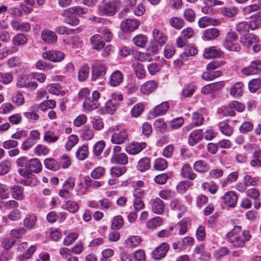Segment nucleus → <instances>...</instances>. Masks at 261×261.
Segmentation results:
<instances>
[{
    "label": "nucleus",
    "instance_id": "1",
    "mask_svg": "<svg viewBox=\"0 0 261 261\" xmlns=\"http://www.w3.org/2000/svg\"><path fill=\"white\" fill-rule=\"evenodd\" d=\"M226 237L232 246L241 248L250 239L251 236L248 230L242 231L241 226H235L232 230L227 233Z\"/></svg>",
    "mask_w": 261,
    "mask_h": 261
},
{
    "label": "nucleus",
    "instance_id": "2",
    "mask_svg": "<svg viewBox=\"0 0 261 261\" xmlns=\"http://www.w3.org/2000/svg\"><path fill=\"white\" fill-rule=\"evenodd\" d=\"M120 8V1H102L98 12L102 15H113Z\"/></svg>",
    "mask_w": 261,
    "mask_h": 261
},
{
    "label": "nucleus",
    "instance_id": "3",
    "mask_svg": "<svg viewBox=\"0 0 261 261\" xmlns=\"http://www.w3.org/2000/svg\"><path fill=\"white\" fill-rule=\"evenodd\" d=\"M100 93L98 91H94L91 96L89 99H85L83 103V108L85 113H89L94 110L97 109L100 103L99 99Z\"/></svg>",
    "mask_w": 261,
    "mask_h": 261
},
{
    "label": "nucleus",
    "instance_id": "4",
    "mask_svg": "<svg viewBox=\"0 0 261 261\" xmlns=\"http://www.w3.org/2000/svg\"><path fill=\"white\" fill-rule=\"evenodd\" d=\"M121 147L120 146H115L113 149V155L111 161L112 163L125 165L128 163L127 155L121 152Z\"/></svg>",
    "mask_w": 261,
    "mask_h": 261
},
{
    "label": "nucleus",
    "instance_id": "5",
    "mask_svg": "<svg viewBox=\"0 0 261 261\" xmlns=\"http://www.w3.org/2000/svg\"><path fill=\"white\" fill-rule=\"evenodd\" d=\"M42 57L53 62L62 61L65 58V54L60 50H48L42 54Z\"/></svg>",
    "mask_w": 261,
    "mask_h": 261
},
{
    "label": "nucleus",
    "instance_id": "6",
    "mask_svg": "<svg viewBox=\"0 0 261 261\" xmlns=\"http://www.w3.org/2000/svg\"><path fill=\"white\" fill-rule=\"evenodd\" d=\"M242 72L245 75H250L260 73L261 60H256L252 61L249 66L242 69Z\"/></svg>",
    "mask_w": 261,
    "mask_h": 261
},
{
    "label": "nucleus",
    "instance_id": "7",
    "mask_svg": "<svg viewBox=\"0 0 261 261\" xmlns=\"http://www.w3.org/2000/svg\"><path fill=\"white\" fill-rule=\"evenodd\" d=\"M106 72V66L103 63L96 61L92 66V80L95 81L100 77H103Z\"/></svg>",
    "mask_w": 261,
    "mask_h": 261
},
{
    "label": "nucleus",
    "instance_id": "8",
    "mask_svg": "<svg viewBox=\"0 0 261 261\" xmlns=\"http://www.w3.org/2000/svg\"><path fill=\"white\" fill-rule=\"evenodd\" d=\"M128 140V135L125 128L116 132L111 136V141L115 144H122Z\"/></svg>",
    "mask_w": 261,
    "mask_h": 261
},
{
    "label": "nucleus",
    "instance_id": "9",
    "mask_svg": "<svg viewBox=\"0 0 261 261\" xmlns=\"http://www.w3.org/2000/svg\"><path fill=\"white\" fill-rule=\"evenodd\" d=\"M140 25L139 21L133 19H126L120 24V29L124 32H130L136 30Z\"/></svg>",
    "mask_w": 261,
    "mask_h": 261
},
{
    "label": "nucleus",
    "instance_id": "10",
    "mask_svg": "<svg viewBox=\"0 0 261 261\" xmlns=\"http://www.w3.org/2000/svg\"><path fill=\"white\" fill-rule=\"evenodd\" d=\"M145 142H133L128 144L125 147V151L127 153L132 155H136L140 153L143 149L146 147Z\"/></svg>",
    "mask_w": 261,
    "mask_h": 261
},
{
    "label": "nucleus",
    "instance_id": "11",
    "mask_svg": "<svg viewBox=\"0 0 261 261\" xmlns=\"http://www.w3.org/2000/svg\"><path fill=\"white\" fill-rule=\"evenodd\" d=\"M168 250V244L163 243L152 251V257L155 260H160L165 256Z\"/></svg>",
    "mask_w": 261,
    "mask_h": 261
},
{
    "label": "nucleus",
    "instance_id": "12",
    "mask_svg": "<svg viewBox=\"0 0 261 261\" xmlns=\"http://www.w3.org/2000/svg\"><path fill=\"white\" fill-rule=\"evenodd\" d=\"M202 129H198L192 131L188 137V143L190 146H193L199 142L203 138Z\"/></svg>",
    "mask_w": 261,
    "mask_h": 261
},
{
    "label": "nucleus",
    "instance_id": "13",
    "mask_svg": "<svg viewBox=\"0 0 261 261\" xmlns=\"http://www.w3.org/2000/svg\"><path fill=\"white\" fill-rule=\"evenodd\" d=\"M42 168V164L39 159L37 158L30 160L26 164V169L30 173H38L41 172Z\"/></svg>",
    "mask_w": 261,
    "mask_h": 261
},
{
    "label": "nucleus",
    "instance_id": "14",
    "mask_svg": "<svg viewBox=\"0 0 261 261\" xmlns=\"http://www.w3.org/2000/svg\"><path fill=\"white\" fill-rule=\"evenodd\" d=\"M238 195L233 191H228L224 194L223 200L227 206L230 207H234L237 204Z\"/></svg>",
    "mask_w": 261,
    "mask_h": 261
},
{
    "label": "nucleus",
    "instance_id": "15",
    "mask_svg": "<svg viewBox=\"0 0 261 261\" xmlns=\"http://www.w3.org/2000/svg\"><path fill=\"white\" fill-rule=\"evenodd\" d=\"M164 202L160 198L156 197L152 200L151 209L154 213L162 215L164 213Z\"/></svg>",
    "mask_w": 261,
    "mask_h": 261
},
{
    "label": "nucleus",
    "instance_id": "16",
    "mask_svg": "<svg viewBox=\"0 0 261 261\" xmlns=\"http://www.w3.org/2000/svg\"><path fill=\"white\" fill-rule=\"evenodd\" d=\"M246 195L247 197L253 199L254 200V207L258 209L260 207L261 202L259 199V192L255 188H251L246 191Z\"/></svg>",
    "mask_w": 261,
    "mask_h": 261
},
{
    "label": "nucleus",
    "instance_id": "17",
    "mask_svg": "<svg viewBox=\"0 0 261 261\" xmlns=\"http://www.w3.org/2000/svg\"><path fill=\"white\" fill-rule=\"evenodd\" d=\"M220 35L218 29L212 28L205 30L203 32L202 38L203 40L209 41L215 39Z\"/></svg>",
    "mask_w": 261,
    "mask_h": 261
},
{
    "label": "nucleus",
    "instance_id": "18",
    "mask_svg": "<svg viewBox=\"0 0 261 261\" xmlns=\"http://www.w3.org/2000/svg\"><path fill=\"white\" fill-rule=\"evenodd\" d=\"M11 25L14 30L19 31H28L31 28L29 23L21 22L18 19L12 20L11 22Z\"/></svg>",
    "mask_w": 261,
    "mask_h": 261
},
{
    "label": "nucleus",
    "instance_id": "19",
    "mask_svg": "<svg viewBox=\"0 0 261 261\" xmlns=\"http://www.w3.org/2000/svg\"><path fill=\"white\" fill-rule=\"evenodd\" d=\"M41 37L44 42L49 44L54 43L57 40L55 33L48 30H43L41 32Z\"/></svg>",
    "mask_w": 261,
    "mask_h": 261
},
{
    "label": "nucleus",
    "instance_id": "20",
    "mask_svg": "<svg viewBox=\"0 0 261 261\" xmlns=\"http://www.w3.org/2000/svg\"><path fill=\"white\" fill-rule=\"evenodd\" d=\"M123 75L119 70L115 71L110 77L109 84L112 87L119 85L123 81Z\"/></svg>",
    "mask_w": 261,
    "mask_h": 261
},
{
    "label": "nucleus",
    "instance_id": "21",
    "mask_svg": "<svg viewBox=\"0 0 261 261\" xmlns=\"http://www.w3.org/2000/svg\"><path fill=\"white\" fill-rule=\"evenodd\" d=\"M222 52L218 50L215 46H212L204 49L203 56L205 59L220 57Z\"/></svg>",
    "mask_w": 261,
    "mask_h": 261
},
{
    "label": "nucleus",
    "instance_id": "22",
    "mask_svg": "<svg viewBox=\"0 0 261 261\" xmlns=\"http://www.w3.org/2000/svg\"><path fill=\"white\" fill-rule=\"evenodd\" d=\"M180 174L183 177L190 180H194L197 176L196 174L193 172L192 167L188 164L183 166L180 171Z\"/></svg>",
    "mask_w": 261,
    "mask_h": 261
},
{
    "label": "nucleus",
    "instance_id": "23",
    "mask_svg": "<svg viewBox=\"0 0 261 261\" xmlns=\"http://www.w3.org/2000/svg\"><path fill=\"white\" fill-rule=\"evenodd\" d=\"M193 168L196 172L200 173L207 172L210 169L208 163L203 160L196 161L194 163Z\"/></svg>",
    "mask_w": 261,
    "mask_h": 261
},
{
    "label": "nucleus",
    "instance_id": "24",
    "mask_svg": "<svg viewBox=\"0 0 261 261\" xmlns=\"http://www.w3.org/2000/svg\"><path fill=\"white\" fill-rule=\"evenodd\" d=\"M257 38V36L254 34L248 33L243 35L240 37V41L244 46L249 47L253 43L256 42Z\"/></svg>",
    "mask_w": 261,
    "mask_h": 261
},
{
    "label": "nucleus",
    "instance_id": "25",
    "mask_svg": "<svg viewBox=\"0 0 261 261\" xmlns=\"http://www.w3.org/2000/svg\"><path fill=\"white\" fill-rule=\"evenodd\" d=\"M158 84L155 81H149L145 83L140 88V91L144 94L152 92L157 87Z\"/></svg>",
    "mask_w": 261,
    "mask_h": 261
},
{
    "label": "nucleus",
    "instance_id": "26",
    "mask_svg": "<svg viewBox=\"0 0 261 261\" xmlns=\"http://www.w3.org/2000/svg\"><path fill=\"white\" fill-rule=\"evenodd\" d=\"M142 241V238L138 236H132L128 238L124 242L126 247L134 248L139 246Z\"/></svg>",
    "mask_w": 261,
    "mask_h": 261
},
{
    "label": "nucleus",
    "instance_id": "27",
    "mask_svg": "<svg viewBox=\"0 0 261 261\" xmlns=\"http://www.w3.org/2000/svg\"><path fill=\"white\" fill-rule=\"evenodd\" d=\"M11 190L12 196L14 199L17 200H21L24 198V189L23 187L15 185L11 187Z\"/></svg>",
    "mask_w": 261,
    "mask_h": 261
},
{
    "label": "nucleus",
    "instance_id": "28",
    "mask_svg": "<svg viewBox=\"0 0 261 261\" xmlns=\"http://www.w3.org/2000/svg\"><path fill=\"white\" fill-rule=\"evenodd\" d=\"M221 75L222 72L220 70H207L202 73V78L204 81H211L221 76Z\"/></svg>",
    "mask_w": 261,
    "mask_h": 261
},
{
    "label": "nucleus",
    "instance_id": "29",
    "mask_svg": "<svg viewBox=\"0 0 261 261\" xmlns=\"http://www.w3.org/2000/svg\"><path fill=\"white\" fill-rule=\"evenodd\" d=\"M169 108V104L168 102L165 101L156 106L153 111L155 116L165 114Z\"/></svg>",
    "mask_w": 261,
    "mask_h": 261
},
{
    "label": "nucleus",
    "instance_id": "30",
    "mask_svg": "<svg viewBox=\"0 0 261 261\" xmlns=\"http://www.w3.org/2000/svg\"><path fill=\"white\" fill-rule=\"evenodd\" d=\"M148 41L147 37L142 34H139L135 36L133 39V43L140 47H145Z\"/></svg>",
    "mask_w": 261,
    "mask_h": 261
},
{
    "label": "nucleus",
    "instance_id": "31",
    "mask_svg": "<svg viewBox=\"0 0 261 261\" xmlns=\"http://www.w3.org/2000/svg\"><path fill=\"white\" fill-rule=\"evenodd\" d=\"M189 223V218H184L176 224L175 227L179 230V234L184 235L186 233L187 231L188 225Z\"/></svg>",
    "mask_w": 261,
    "mask_h": 261
},
{
    "label": "nucleus",
    "instance_id": "32",
    "mask_svg": "<svg viewBox=\"0 0 261 261\" xmlns=\"http://www.w3.org/2000/svg\"><path fill=\"white\" fill-rule=\"evenodd\" d=\"M218 126L220 132L227 136H230L233 133V128L224 121L219 123Z\"/></svg>",
    "mask_w": 261,
    "mask_h": 261
},
{
    "label": "nucleus",
    "instance_id": "33",
    "mask_svg": "<svg viewBox=\"0 0 261 261\" xmlns=\"http://www.w3.org/2000/svg\"><path fill=\"white\" fill-rule=\"evenodd\" d=\"M89 150L87 145H83L80 147L75 153L76 158L79 160H84L88 158Z\"/></svg>",
    "mask_w": 261,
    "mask_h": 261
},
{
    "label": "nucleus",
    "instance_id": "34",
    "mask_svg": "<svg viewBox=\"0 0 261 261\" xmlns=\"http://www.w3.org/2000/svg\"><path fill=\"white\" fill-rule=\"evenodd\" d=\"M218 113L222 114L224 116H234L236 115L235 112L231 107L230 103L227 106H222L219 108L217 111Z\"/></svg>",
    "mask_w": 261,
    "mask_h": 261
},
{
    "label": "nucleus",
    "instance_id": "35",
    "mask_svg": "<svg viewBox=\"0 0 261 261\" xmlns=\"http://www.w3.org/2000/svg\"><path fill=\"white\" fill-rule=\"evenodd\" d=\"M80 208L79 204L77 202L73 200H68L64 206V208L70 213H75Z\"/></svg>",
    "mask_w": 261,
    "mask_h": 261
},
{
    "label": "nucleus",
    "instance_id": "36",
    "mask_svg": "<svg viewBox=\"0 0 261 261\" xmlns=\"http://www.w3.org/2000/svg\"><path fill=\"white\" fill-rule=\"evenodd\" d=\"M225 48L229 50L239 51L241 49L240 45L236 43V41L232 40H225L223 42Z\"/></svg>",
    "mask_w": 261,
    "mask_h": 261
},
{
    "label": "nucleus",
    "instance_id": "37",
    "mask_svg": "<svg viewBox=\"0 0 261 261\" xmlns=\"http://www.w3.org/2000/svg\"><path fill=\"white\" fill-rule=\"evenodd\" d=\"M172 176V173L168 172L156 175L154 177V181L158 184L163 185L166 182L168 179L171 178Z\"/></svg>",
    "mask_w": 261,
    "mask_h": 261
},
{
    "label": "nucleus",
    "instance_id": "38",
    "mask_svg": "<svg viewBox=\"0 0 261 261\" xmlns=\"http://www.w3.org/2000/svg\"><path fill=\"white\" fill-rule=\"evenodd\" d=\"M250 165L252 167L261 166V150L259 149L254 152Z\"/></svg>",
    "mask_w": 261,
    "mask_h": 261
},
{
    "label": "nucleus",
    "instance_id": "39",
    "mask_svg": "<svg viewBox=\"0 0 261 261\" xmlns=\"http://www.w3.org/2000/svg\"><path fill=\"white\" fill-rule=\"evenodd\" d=\"M44 165L46 168L53 170L57 171L60 169V165L54 159L48 158L44 160Z\"/></svg>",
    "mask_w": 261,
    "mask_h": 261
},
{
    "label": "nucleus",
    "instance_id": "40",
    "mask_svg": "<svg viewBox=\"0 0 261 261\" xmlns=\"http://www.w3.org/2000/svg\"><path fill=\"white\" fill-rule=\"evenodd\" d=\"M170 24L176 30L181 29L185 25L183 19L177 17H173L169 19Z\"/></svg>",
    "mask_w": 261,
    "mask_h": 261
},
{
    "label": "nucleus",
    "instance_id": "41",
    "mask_svg": "<svg viewBox=\"0 0 261 261\" xmlns=\"http://www.w3.org/2000/svg\"><path fill=\"white\" fill-rule=\"evenodd\" d=\"M152 35L154 40L161 46L164 45L165 43L166 37L158 29H154L152 31Z\"/></svg>",
    "mask_w": 261,
    "mask_h": 261
},
{
    "label": "nucleus",
    "instance_id": "42",
    "mask_svg": "<svg viewBox=\"0 0 261 261\" xmlns=\"http://www.w3.org/2000/svg\"><path fill=\"white\" fill-rule=\"evenodd\" d=\"M163 224V220L160 217H156L150 219L147 223L146 226L148 228L154 229L160 226Z\"/></svg>",
    "mask_w": 261,
    "mask_h": 261
},
{
    "label": "nucleus",
    "instance_id": "43",
    "mask_svg": "<svg viewBox=\"0 0 261 261\" xmlns=\"http://www.w3.org/2000/svg\"><path fill=\"white\" fill-rule=\"evenodd\" d=\"M124 221L121 216H117L113 218L111 228L113 230L120 229L123 225Z\"/></svg>",
    "mask_w": 261,
    "mask_h": 261
},
{
    "label": "nucleus",
    "instance_id": "44",
    "mask_svg": "<svg viewBox=\"0 0 261 261\" xmlns=\"http://www.w3.org/2000/svg\"><path fill=\"white\" fill-rule=\"evenodd\" d=\"M79 137L75 135H70L65 145L66 150L69 151L74 146L79 142Z\"/></svg>",
    "mask_w": 261,
    "mask_h": 261
},
{
    "label": "nucleus",
    "instance_id": "45",
    "mask_svg": "<svg viewBox=\"0 0 261 261\" xmlns=\"http://www.w3.org/2000/svg\"><path fill=\"white\" fill-rule=\"evenodd\" d=\"M216 21L208 17H203L198 20V25L201 28H204L210 25H215L214 23Z\"/></svg>",
    "mask_w": 261,
    "mask_h": 261
},
{
    "label": "nucleus",
    "instance_id": "46",
    "mask_svg": "<svg viewBox=\"0 0 261 261\" xmlns=\"http://www.w3.org/2000/svg\"><path fill=\"white\" fill-rule=\"evenodd\" d=\"M150 168V160L147 158L141 159L138 162L137 168L140 171H144Z\"/></svg>",
    "mask_w": 261,
    "mask_h": 261
},
{
    "label": "nucleus",
    "instance_id": "47",
    "mask_svg": "<svg viewBox=\"0 0 261 261\" xmlns=\"http://www.w3.org/2000/svg\"><path fill=\"white\" fill-rule=\"evenodd\" d=\"M251 26L246 21H243L238 24L236 30L241 34H246L249 31Z\"/></svg>",
    "mask_w": 261,
    "mask_h": 261
},
{
    "label": "nucleus",
    "instance_id": "48",
    "mask_svg": "<svg viewBox=\"0 0 261 261\" xmlns=\"http://www.w3.org/2000/svg\"><path fill=\"white\" fill-rule=\"evenodd\" d=\"M249 89L251 92H255L261 87V80L259 79H254L248 83Z\"/></svg>",
    "mask_w": 261,
    "mask_h": 261
},
{
    "label": "nucleus",
    "instance_id": "49",
    "mask_svg": "<svg viewBox=\"0 0 261 261\" xmlns=\"http://www.w3.org/2000/svg\"><path fill=\"white\" fill-rule=\"evenodd\" d=\"M126 171L125 166H116L112 168L110 171V174L114 177H119L123 174Z\"/></svg>",
    "mask_w": 261,
    "mask_h": 261
},
{
    "label": "nucleus",
    "instance_id": "50",
    "mask_svg": "<svg viewBox=\"0 0 261 261\" xmlns=\"http://www.w3.org/2000/svg\"><path fill=\"white\" fill-rule=\"evenodd\" d=\"M243 85L240 82L236 83L231 88L230 94L234 97L242 95Z\"/></svg>",
    "mask_w": 261,
    "mask_h": 261
},
{
    "label": "nucleus",
    "instance_id": "51",
    "mask_svg": "<svg viewBox=\"0 0 261 261\" xmlns=\"http://www.w3.org/2000/svg\"><path fill=\"white\" fill-rule=\"evenodd\" d=\"M116 99H110L108 100L105 104V109L107 113L113 114L117 109Z\"/></svg>",
    "mask_w": 261,
    "mask_h": 261
},
{
    "label": "nucleus",
    "instance_id": "52",
    "mask_svg": "<svg viewBox=\"0 0 261 261\" xmlns=\"http://www.w3.org/2000/svg\"><path fill=\"white\" fill-rule=\"evenodd\" d=\"M197 54V49L194 46H188L185 51L180 55L182 60H187V58L193 56Z\"/></svg>",
    "mask_w": 261,
    "mask_h": 261
},
{
    "label": "nucleus",
    "instance_id": "53",
    "mask_svg": "<svg viewBox=\"0 0 261 261\" xmlns=\"http://www.w3.org/2000/svg\"><path fill=\"white\" fill-rule=\"evenodd\" d=\"M194 242V240L192 237L189 236L185 237L181 241L178 242L179 246V249L182 250L185 248V247L193 245Z\"/></svg>",
    "mask_w": 261,
    "mask_h": 261
},
{
    "label": "nucleus",
    "instance_id": "54",
    "mask_svg": "<svg viewBox=\"0 0 261 261\" xmlns=\"http://www.w3.org/2000/svg\"><path fill=\"white\" fill-rule=\"evenodd\" d=\"M12 101L18 106L23 105L24 102V98L22 93L20 91L15 92L12 97Z\"/></svg>",
    "mask_w": 261,
    "mask_h": 261
},
{
    "label": "nucleus",
    "instance_id": "55",
    "mask_svg": "<svg viewBox=\"0 0 261 261\" xmlns=\"http://www.w3.org/2000/svg\"><path fill=\"white\" fill-rule=\"evenodd\" d=\"M94 133L89 127L85 126L81 132V138L84 140H91L94 137Z\"/></svg>",
    "mask_w": 261,
    "mask_h": 261
},
{
    "label": "nucleus",
    "instance_id": "56",
    "mask_svg": "<svg viewBox=\"0 0 261 261\" xmlns=\"http://www.w3.org/2000/svg\"><path fill=\"white\" fill-rule=\"evenodd\" d=\"M195 92V86L192 84L187 85L182 90V96L185 97H191Z\"/></svg>",
    "mask_w": 261,
    "mask_h": 261
},
{
    "label": "nucleus",
    "instance_id": "57",
    "mask_svg": "<svg viewBox=\"0 0 261 261\" xmlns=\"http://www.w3.org/2000/svg\"><path fill=\"white\" fill-rule=\"evenodd\" d=\"M105 173V169L102 167H97L91 172V176L94 179H99L102 177Z\"/></svg>",
    "mask_w": 261,
    "mask_h": 261
},
{
    "label": "nucleus",
    "instance_id": "58",
    "mask_svg": "<svg viewBox=\"0 0 261 261\" xmlns=\"http://www.w3.org/2000/svg\"><path fill=\"white\" fill-rule=\"evenodd\" d=\"M168 164L167 161L163 159H158L154 163V167L158 170H163L167 168Z\"/></svg>",
    "mask_w": 261,
    "mask_h": 261
},
{
    "label": "nucleus",
    "instance_id": "59",
    "mask_svg": "<svg viewBox=\"0 0 261 261\" xmlns=\"http://www.w3.org/2000/svg\"><path fill=\"white\" fill-rule=\"evenodd\" d=\"M59 137L54 132L46 131L44 133V140L48 143H54L58 140Z\"/></svg>",
    "mask_w": 261,
    "mask_h": 261
},
{
    "label": "nucleus",
    "instance_id": "60",
    "mask_svg": "<svg viewBox=\"0 0 261 261\" xmlns=\"http://www.w3.org/2000/svg\"><path fill=\"white\" fill-rule=\"evenodd\" d=\"M89 67L87 65H84L79 71V79L81 81H85L88 76Z\"/></svg>",
    "mask_w": 261,
    "mask_h": 261
},
{
    "label": "nucleus",
    "instance_id": "61",
    "mask_svg": "<svg viewBox=\"0 0 261 261\" xmlns=\"http://www.w3.org/2000/svg\"><path fill=\"white\" fill-rule=\"evenodd\" d=\"M55 107L56 102L53 99L44 101L40 104V109L42 111H45L48 109H53Z\"/></svg>",
    "mask_w": 261,
    "mask_h": 261
},
{
    "label": "nucleus",
    "instance_id": "62",
    "mask_svg": "<svg viewBox=\"0 0 261 261\" xmlns=\"http://www.w3.org/2000/svg\"><path fill=\"white\" fill-rule=\"evenodd\" d=\"M136 76L139 79H143L145 76V70L143 65L137 63L134 67Z\"/></svg>",
    "mask_w": 261,
    "mask_h": 261
},
{
    "label": "nucleus",
    "instance_id": "63",
    "mask_svg": "<svg viewBox=\"0 0 261 261\" xmlns=\"http://www.w3.org/2000/svg\"><path fill=\"white\" fill-rule=\"evenodd\" d=\"M146 255L143 250H138L134 252L133 255V261H145Z\"/></svg>",
    "mask_w": 261,
    "mask_h": 261
},
{
    "label": "nucleus",
    "instance_id": "64",
    "mask_svg": "<svg viewBox=\"0 0 261 261\" xmlns=\"http://www.w3.org/2000/svg\"><path fill=\"white\" fill-rule=\"evenodd\" d=\"M27 41V37L22 34H18L13 38V42L15 45H23Z\"/></svg>",
    "mask_w": 261,
    "mask_h": 261
}]
</instances>
